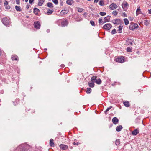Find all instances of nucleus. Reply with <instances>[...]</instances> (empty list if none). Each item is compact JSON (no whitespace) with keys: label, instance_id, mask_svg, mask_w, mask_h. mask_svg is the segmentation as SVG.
<instances>
[{"label":"nucleus","instance_id":"1","mask_svg":"<svg viewBox=\"0 0 151 151\" xmlns=\"http://www.w3.org/2000/svg\"><path fill=\"white\" fill-rule=\"evenodd\" d=\"M1 21L3 24L6 26L9 25L10 23L9 19L6 17L3 18L2 19Z\"/></svg>","mask_w":151,"mask_h":151},{"label":"nucleus","instance_id":"2","mask_svg":"<svg viewBox=\"0 0 151 151\" xmlns=\"http://www.w3.org/2000/svg\"><path fill=\"white\" fill-rule=\"evenodd\" d=\"M138 27V25L137 24L132 22L129 26V29L130 30H133L137 28Z\"/></svg>","mask_w":151,"mask_h":151},{"label":"nucleus","instance_id":"3","mask_svg":"<svg viewBox=\"0 0 151 151\" xmlns=\"http://www.w3.org/2000/svg\"><path fill=\"white\" fill-rule=\"evenodd\" d=\"M112 25L110 23L106 24L104 25L103 27V28L104 29L109 30L112 27Z\"/></svg>","mask_w":151,"mask_h":151},{"label":"nucleus","instance_id":"4","mask_svg":"<svg viewBox=\"0 0 151 151\" xmlns=\"http://www.w3.org/2000/svg\"><path fill=\"white\" fill-rule=\"evenodd\" d=\"M117 8V6L115 3H112L109 6V9L111 10L116 9Z\"/></svg>","mask_w":151,"mask_h":151},{"label":"nucleus","instance_id":"5","mask_svg":"<svg viewBox=\"0 0 151 151\" xmlns=\"http://www.w3.org/2000/svg\"><path fill=\"white\" fill-rule=\"evenodd\" d=\"M115 60L117 62L122 63L123 62L124 59L122 57L118 56L117 58H116Z\"/></svg>","mask_w":151,"mask_h":151},{"label":"nucleus","instance_id":"6","mask_svg":"<svg viewBox=\"0 0 151 151\" xmlns=\"http://www.w3.org/2000/svg\"><path fill=\"white\" fill-rule=\"evenodd\" d=\"M34 25L35 27L37 29H39L40 26V23L38 21L34 22Z\"/></svg>","mask_w":151,"mask_h":151},{"label":"nucleus","instance_id":"7","mask_svg":"<svg viewBox=\"0 0 151 151\" xmlns=\"http://www.w3.org/2000/svg\"><path fill=\"white\" fill-rule=\"evenodd\" d=\"M60 149L64 150H65L68 148V147L67 145L63 144H61L60 145Z\"/></svg>","mask_w":151,"mask_h":151},{"label":"nucleus","instance_id":"8","mask_svg":"<svg viewBox=\"0 0 151 151\" xmlns=\"http://www.w3.org/2000/svg\"><path fill=\"white\" fill-rule=\"evenodd\" d=\"M118 119L116 117L113 118L112 119V122L114 124H117L118 122Z\"/></svg>","mask_w":151,"mask_h":151},{"label":"nucleus","instance_id":"9","mask_svg":"<svg viewBox=\"0 0 151 151\" xmlns=\"http://www.w3.org/2000/svg\"><path fill=\"white\" fill-rule=\"evenodd\" d=\"M139 133V131L138 130V129H136L134 131H132V134L133 135H136Z\"/></svg>","mask_w":151,"mask_h":151},{"label":"nucleus","instance_id":"10","mask_svg":"<svg viewBox=\"0 0 151 151\" xmlns=\"http://www.w3.org/2000/svg\"><path fill=\"white\" fill-rule=\"evenodd\" d=\"M24 146V145L22 144L18 148L20 149V151H27L25 149Z\"/></svg>","mask_w":151,"mask_h":151},{"label":"nucleus","instance_id":"11","mask_svg":"<svg viewBox=\"0 0 151 151\" xmlns=\"http://www.w3.org/2000/svg\"><path fill=\"white\" fill-rule=\"evenodd\" d=\"M120 22L119 19H114L112 21V22L114 24H119Z\"/></svg>","mask_w":151,"mask_h":151},{"label":"nucleus","instance_id":"12","mask_svg":"<svg viewBox=\"0 0 151 151\" xmlns=\"http://www.w3.org/2000/svg\"><path fill=\"white\" fill-rule=\"evenodd\" d=\"M68 24V23L67 20H65V21L62 22L61 23V26L62 27H64L65 26H67Z\"/></svg>","mask_w":151,"mask_h":151},{"label":"nucleus","instance_id":"13","mask_svg":"<svg viewBox=\"0 0 151 151\" xmlns=\"http://www.w3.org/2000/svg\"><path fill=\"white\" fill-rule=\"evenodd\" d=\"M128 6V4L126 2L123 3L122 4V7L123 8H124Z\"/></svg>","mask_w":151,"mask_h":151},{"label":"nucleus","instance_id":"14","mask_svg":"<svg viewBox=\"0 0 151 151\" xmlns=\"http://www.w3.org/2000/svg\"><path fill=\"white\" fill-rule=\"evenodd\" d=\"M12 59L13 60L18 61V56L16 55H13L12 56Z\"/></svg>","mask_w":151,"mask_h":151},{"label":"nucleus","instance_id":"15","mask_svg":"<svg viewBox=\"0 0 151 151\" xmlns=\"http://www.w3.org/2000/svg\"><path fill=\"white\" fill-rule=\"evenodd\" d=\"M110 16H108L105 17L104 18V19L105 21L104 22V23L106 22H109L110 20Z\"/></svg>","mask_w":151,"mask_h":151},{"label":"nucleus","instance_id":"16","mask_svg":"<svg viewBox=\"0 0 151 151\" xmlns=\"http://www.w3.org/2000/svg\"><path fill=\"white\" fill-rule=\"evenodd\" d=\"M123 104L124 105L127 107H129V101H125L123 102Z\"/></svg>","mask_w":151,"mask_h":151},{"label":"nucleus","instance_id":"17","mask_svg":"<svg viewBox=\"0 0 151 151\" xmlns=\"http://www.w3.org/2000/svg\"><path fill=\"white\" fill-rule=\"evenodd\" d=\"M122 129V127L121 125H119L117 126L116 128V130L118 132H119L121 131Z\"/></svg>","mask_w":151,"mask_h":151},{"label":"nucleus","instance_id":"18","mask_svg":"<svg viewBox=\"0 0 151 151\" xmlns=\"http://www.w3.org/2000/svg\"><path fill=\"white\" fill-rule=\"evenodd\" d=\"M34 11V12L36 15H37L38 13V12L39 11V10L38 9H37L36 8H35L34 9V11Z\"/></svg>","mask_w":151,"mask_h":151},{"label":"nucleus","instance_id":"19","mask_svg":"<svg viewBox=\"0 0 151 151\" xmlns=\"http://www.w3.org/2000/svg\"><path fill=\"white\" fill-rule=\"evenodd\" d=\"M123 26L121 25H120L118 27V28L119 29L117 31L119 33H121L122 32V29Z\"/></svg>","mask_w":151,"mask_h":151},{"label":"nucleus","instance_id":"20","mask_svg":"<svg viewBox=\"0 0 151 151\" xmlns=\"http://www.w3.org/2000/svg\"><path fill=\"white\" fill-rule=\"evenodd\" d=\"M45 0H40L39 1L38 3V5L39 6H41L43 4Z\"/></svg>","mask_w":151,"mask_h":151},{"label":"nucleus","instance_id":"21","mask_svg":"<svg viewBox=\"0 0 151 151\" xmlns=\"http://www.w3.org/2000/svg\"><path fill=\"white\" fill-rule=\"evenodd\" d=\"M47 6L48 7L52 8L53 7V5L52 3L48 2L47 4Z\"/></svg>","mask_w":151,"mask_h":151},{"label":"nucleus","instance_id":"22","mask_svg":"<svg viewBox=\"0 0 151 151\" xmlns=\"http://www.w3.org/2000/svg\"><path fill=\"white\" fill-rule=\"evenodd\" d=\"M94 82H88V85H89V86L91 88L93 87H94Z\"/></svg>","mask_w":151,"mask_h":151},{"label":"nucleus","instance_id":"23","mask_svg":"<svg viewBox=\"0 0 151 151\" xmlns=\"http://www.w3.org/2000/svg\"><path fill=\"white\" fill-rule=\"evenodd\" d=\"M73 2L72 0H67L66 1V3L68 5H71L73 3Z\"/></svg>","mask_w":151,"mask_h":151},{"label":"nucleus","instance_id":"24","mask_svg":"<svg viewBox=\"0 0 151 151\" xmlns=\"http://www.w3.org/2000/svg\"><path fill=\"white\" fill-rule=\"evenodd\" d=\"M50 145L51 146H54V143L53 142V140L52 139H50Z\"/></svg>","mask_w":151,"mask_h":151},{"label":"nucleus","instance_id":"25","mask_svg":"<svg viewBox=\"0 0 151 151\" xmlns=\"http://www.w3.org/2000/svg\"><path fill=\"white\" fill-rule=\"evenodd\" d=\"M141 13V11H140V7H139L137 9L136 11V14L137 15H138V14H140Z\"/></svg>","mask_w":151,"mask_h":151},{"label":"nucleus","instance_id":"26","mask_svg":"<svg viewBox=\"0 0 151 151\" xmlns=\"http://www.w3.org/2000/svg\"><path fill=\"white\" fill-rule=\"evenodd\" d=\"M95 82L97 84H100L101 83V81L100 79H98L96 80Z\"/></svg>","mask_w":151,"mask_h":151},{"label":"nucleus","instance_id":"27","mask_svg":"<svg viewBox=\"0 0 151 151\" xmlns=\"http://www.w3.org/2000/svg\"><path fill=\"white\" fill-rule=\"evenodd\" d=\"M125 24L126 25H127L129 23V21L126 18L124 19Z\"/></svg>","mask_w":151,"mask_h":151},{"label":"nucleus","instance_id":"28","mask_svg":"<svg viewBox=\"0 0 151 151\" xmlns=\"http://www.w3.org/2000/svg\"><path fill=\"white\" fill-rule=\"evenodd\" d=\"M53 12L52 10H51L49 9L47 10V14L49 15L52 14Z\"/></svg>","mask_w":151,"mask_h":151},{"label":"nucleus","instance_id":"29","mask_svg":"<svg viewBox=\"0 0 151 151\" xmlns=\"http://www.w3.org/2000/svg\"><path fill=\"white\" fill-rule=\"evenodd\" d=\"M68 12V10H62L61 12V14H67Z\"/></svg>","mask_w":151,"mask_h":151},{"label":"nucleus","instance_id":"30","mask_svg":"<svg viewBox=\"0 0 151 151\" xmlns=\"http://www.w3.org/2000/svg\"><path fill=\"white\" fill-rule=\"evenodd\" d=\"M96 77L95 76H93L91 78V82H95V81L96 80Z\"/></svg>","mask_w":151,"mask_h":151},{"label":"nucleus","instance_id":"31","mask_svg":"<svg viewBox=\"0 0 151 151\" xmlns=\"http://www.w3.org/2000/svg\"><path fill=\"white\" fill-rule=\"evenodd\" d=\"M99 4L101 6H103L104 5V3L103 0H101L99 2Z\"/></svg>","mask_w":151,"mask_h":151},{"label":"nucleus","instance_id":"32","mask_svg":"<svg viewBox=\"0 0 151 151\" xmlns=\"http://www.w3.org/2000/svg\"><path fill=\"white\" fill-rule=\"evenodd\" d=\"M144 24L146 26L148 25L149 23V21L147 20V19L145 20H144Z\"/></svg>","mask_w":151,"mask_h":151},{"label":"nucleus","instance_id":"33","mask_svg":"<svg viewBox=\"0 0 151 151\" xmlns=\"http://www.w3.org/2000/svg\"><path fill=\"white\" fill-rule=\"evenodd\" d=\"M15 8L16 10L17 11H21V9L19 6H15Z\"/></svg>","mask_w":151,"mask_h":151},{"label":"nucleus","instance_id":"34","mask_svg":"<svg viewBox=\"0 0 151 151\" xmlns=\"http://www.w3.org/2000/svg\"><path fill=\"white\" fill-rule=\"evenodd\" d=\"M120 143V140L119 139H117L115 141V144L116 145H119Z\"/></svg>","mask_w":151,"mask_h":151},{"label":"nucleus","instance_id":"35","mask_svg":"<svg viewBox=\"0 0 151 151\" xmlns=\"http://www.w3.org/2000/svg\"><path fill=\"white\" fill-rule=\"evenodd\" d=\"M118 14V12L116 11H114L112 13L113 15L115 16H116Z\"/></svg>","mask_w":151,"mask_h":151},{"label":"nucleus","instance_id":"36","mask_svg":"<svg viewBox=\"0 0 151 151\" xmlns=\"http://www.w3.org/2000/svg\"><path fill=\"white\" fill-rule=\"evenodd\" d=\"M132 47H128L127 48V51L128 52H131L132 51Z\"/></svg>","mask_w":151,"mask_h":151},{"label":"nucleus","instance_id":"37","mask_svg":"<svg viewBox=\"0 0 151 151\" xmlns=\"http://www.w3.org/2000/svg\"><path fill=\"white\" fill-rule=\"evenodd\" d=\"M99 14L101 16H104L106 14V13L105 12H101L99 13Z\"/></svg>","mask_w":151,"mask_h":151},{"label":"nucleus","instance_id":"38","mask_svg":"<svg viewBox=\"0 0 151 151\" xmlns=\"http://www.w3.org/2000/svg\"><path fill=\"white\" fill-rule=\"evenodd\" d=\"M87 91H86V92L88 93H91V89L90 88H87Z\"/></svg>","mask_w":151,"mask_h":151},{"label":"nucleus","instance_id":"39","mask_svg":"<svg viewBox=\"0 0 151 151\" xmlns=\"http://www.w3.org/2000/svg\"><path fill=\"white\" fill-rule=\"evenodd\" d=\"M52 1L56 5H57L58 3V0H52Z\"/></svg>","mask_w":151,"mask_h":151},{"label":"nucleus","instance_id":"40","mask_svg":"<svg viewBox=\"0 0 151 151\" xmlns=\"http://www.w3.org/2000/svg\"><path fill=\"white\" fill-rule=\"evenodd\" d=\"M111 108L112 106H110L109 107L107 108V109L105 111V113H106L107 111H108Z\"/></svg>","mask_w":151,"mask_h":151},{"label":"nucleus","instance_id":"41","mask_svg":"<svg viewBox=\"0 0 151 151\" xmlns=\"http://www.w3.org/2000/svg\"><path fill=\"white\" fill-rule=\"evenodd\" d=\"M90 23L92 26H95V23L93 21L91 20L90 21Z\"/></svg>","mask_w":151,"mask_h":151},{"label":"nucleus","instance_id":"42","mask_svg":"<svg viewBox=\"0 0 151 151\" xmlns=\"http://www.w3.org/2000/svg\"><path fill=\"white\" fill-rule=\"evenodd\" d=\"M116 33V30L115 29L113 30L111 32V34H114Z\"/></svg>","mask_w":151,"mask_h":151},{"label":"nucleus","instance_id":"43","mask_svg":"<svg viewBox=\"0 0 151 151\" xmlns=\"http://www.w3.org/2000/svg\"><path fill=\"white\" fill-rule=\"evenodd\" d=\"M83 9L81 8H78V11L80 12H82L83 11Z\"/></svg>","mask_w":151,"mask_h":151},{"label":"nucleus","instance_id":"44","mask_svg":"<svg viewBox=\"0 0 151 151\" xmlns=\"http://www.w3.org/2000/svg\"><path fill=\"white\" fill-rule=\"evenodd\" d=\"M82 20V19L81 18H77L76 19V21L78 22Z\"/></svg>","mask_w":151,"mask_h":151},{"label":"nucleus","instance_id":"45","mask_svg":"<svg viewBox=\"0 0 151 151\" xmlns=\"http://www.w3.org/2000/svg\"><path fill=\"white\" fill-rule=\"evenodd\" d=\"M102 21V19L101 18H99V23H101Z\"/></svg>","mask_w":151,"mask_h":151},{"label":"nucleus","instance_id":"46","mask_svg":"<svg viewBox=\"0 0 151 151\" xmlns=\"http://www.w3.org/2000/svg\"><path fill=\"white\" fill-rule=\"evenodd\" d=\"M4 4L5 6H7L8 4V2L7 1H5V2H4Z\"/></svg>","mask_w":151,"mask_h":151},{"label":"nucleus","instance_id":"47","mask_svg":"<svg viewBox=\"0 0 151 151\" xmlns=\"http://www.w3.org/2000/svg\"><path fill=\"white\" fill-rule=\"evenodd\" d=\"M16 3L17 4H19V0H16Z\"/></svg>","mask_w":151,"mask_h":151},{"label":"nucleus","instance_id":"48","mask_svg":"<svg viewBox=\"0 0 151 151\" xmlns=\"http://www.w3.org/2000/svg\"><path fill=\"white\" fill-rule=\"evenodd\" d=\"M6 8L7 9H9L10 8V6H7Z\"/></svg>","mask_w":151,"mask_h":151},{"label":"nucleus","instance_id":"49","mask_svg":"<svg viewBox=\"0 0 151 151\" xmlns=\"http://www.w3.org/2000/svg\"><path fill=\"white\" fill-rule=\"evenodd\" d=\"M34 0H29V3L30 4H32L33 1Z\"/></svg>","mask_w":151,"mask_h":151},{"label":"nucleus","instance_id":"50","mask_svg":"<svg viewBox=\"0 0 151 151\" xmlns=\"http://www.w3.org/2000/svg\"><path fill=\"white\" fill-rule=\"evenodd\" d=\"M60 6H62L63 5V3L62 1H60Z\"/></svg>","mask_w":151,"mask_h":151},{"label":"nucleus","instance_id":"51","mask_svg":"<svg viewBox=\"0 0 151 151\" xmlns=\"http://www.w3.org/2000/svg\"><path fill=\"white\" fill-rule=\"evenodd\" d=\"M73 144L75 145H79V143L78 142L76 143L75 142H74L73 143Z\"/></svg>","mask_w":151,"mask_h":151},{"label":"nucleus","instance_id":"52","mask_svg":"<svg viewBox=\"0 0 151 151\" xmlns=\"http://www.w3.org/2000/svg\"><path fill=\"white\" fill-rule=\"evenodd\" d=\"M99 0H94V3H97Z\"/></svg>","mask_w":151,"mask_h":151},{"label":"nucleus","instance_id":"53","mask_svg":"<svg viewBox=\"0 0 151 151\" xmlns=\"http://www.w3.org/2000/svg\"><path fill=\"white\" fill-rule=\"evenodd\" d=\"M30 5L29 4H27L26 6V8L27 9H28Z\"/></svg>","mask_w":151,"mask_h":151},{"label":"nucleus","instance_id":"54","mask_svg":"<svg viewBox=\"0 0 151 151\" xmlns=\"http://www.w3.org/2000/svg\"><path fill=\"white\" fill-rule=\"evenodd\" d=\"M148 13L149 14H151V9L148 10Z\"/></svg>","mask_w":151,"mask_h":151},{"label":"nucleus","instance_id":"55","mask_svg":"<svg viewBox=\"0 0 151 151\" xmlns=\"http://www.w3.org/2000/svg\"><path fill=\"white\" fill-rule=\"evenodd\" d=\"M123 14L124 15V16H125V17L127 16L126 14L125 13H123Z\"/></svg>","mask_w":151,"mask_h":151},{"label":"nucleus","instance_id":"56","mask_svg":"<svg viewBox=\"0 0 151 151\" xmlns=\"http://www.w3.org/2000/svg\"><path fill=\"white\" fill-rule=\"evenodd\" d=\"M61 67H64V65H63V64L61 65Z\"/></svg>","mask_w":151,"mask_h":151},{"label":"nucleus","instance_id":"57","mask_svg":"<svg viewBox=\"0 0 151 151\" xmlns=\"http://www.w3.org/2000/svg\"><path fill=\"white\" fill-rule=\"evenodd\" d=\"M1 50L0 49V56L1 55Z\"/></svg>","mask_w":151,"mask_h":151},{"label":"nucleus","instance_id":"58","mask_svg":"<svg viewBox=\"0 0 151 151\" xmlns=\"http://www.w3.org/2000/svg\"><path fill=\"white\" fill-rule=\"evenodd\" d=\"M28 0H25V1L26 2H27L28 1Z\"/></svg>","mask_w":151,"mask_h":151}]
</instances>
